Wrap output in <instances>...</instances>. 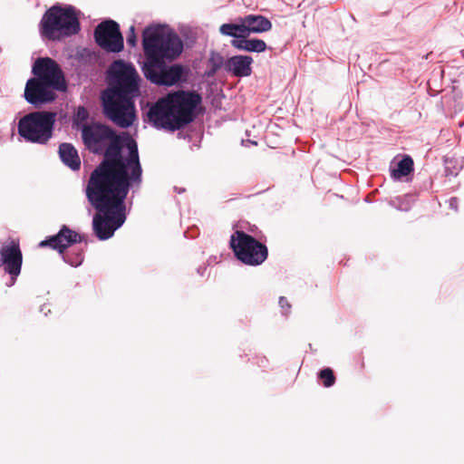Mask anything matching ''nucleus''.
Listing matches in <instances>:
<instances>
[{"label":"nucleus","mask_w":464,"mask_h":464,"mask_svg":"<svg viewBox=\"0 0 464 464\" xmlns=\"http://www.w3.org/2000/svg\"><path fill=\"white\" fill-rule=\"evenodd\" d=\"M253 58L248 55H234L226 61V72L236 77H247L252 73Z\"/></svg>","instance_id":"nucleus-13"},{"label":"nucleus","mask_w":464,"mask_h":464,"mask_svg":"<svg viewBox=\"0 0 464 464\" xmlns=\"http://www.w3.org/2000/svg\"><path fill=\"white\" fill-rule=\"evenodd\" d=\"M89 118V112L84 106H79L73 116V124L79 126L81 122H84ZM79 129V127H77Z\"/></svg>","instance_id":"nucleus-21"},{"label":"nucleus","mask_w":464,"mask_h":464,"mask_svg":"<svg viewBox=\"0 0 464 464\" xmlns=\"http://www.w3.org/2000/svg\"><path fill=\"white\" fill-rule=\"evenodd\" d=\"M201 103L195 91H171L150 107L147 116L157 129L175 131L194 121Z\"/></svg>","instance_id":"nucleus-5"},{"label":"nucleus","mask_w":464,"mask_h":464,"mask_svg":"<svg viewBox=\"0 0 464 464\" xmlns=\"http://www.w3.org/2000/svg\"><path fill=\"white\" fill-rule=\"evenodd\" d=\"M229 245L236 258L246 266H260L268 256L267 246L242 230L231 235Z\"/></svg>","instance_id":"nucleus-9"},{"label":"nucleus","mask_w":464,"mask_h":464,"mask_svg":"<svg viewBox=\"0 0 464 464\" xmlns=\"http://www.w3.org/2000/svg\"><path fill=\"white\" fill-rule=\"evenodd\" d=\"M318 377L323 381L324 386L332 387L335 382V376L330 368H324L318 372Z\"/></svg>","instance_id":"nucleus-20"},{"label":"nucleus","mask_w":464,"mask_h":464,"mask_svg":"<svg viewBox=\"0 0 464 464\" xmlns=\"http://www.w3.org/2000/svg\"><path fill=\"white\" fill-rule=\"evenodd\" d=\"M62 162L72 170H78L81 168V160L78 151L71 143H62L58 150Z\"/></svg>","instance_id":"nucleus-15"},{"label":"nucleus","mask_w":464,"mask_h":464,"mask_svg":"<svg viewBox=\"0 0 464 464\" xmlns=\"http://www.w3.org/2000/svg\"><path fill=\"white\" fill-rule=\"evenodd\" d=\"M246 36L251 34H262L271 30L272 23L261 14H247L242 17Z\"/></svg>","instance_id":"nucleus-14"},{"label":"nucleus","mask_w":464,"mask_h":464,"mask_svg":"<svg viewBox=\"0 0 464 464\" xmlns=\"http://www.w3.org/2000/svg\"><path fill=\"white\" fill-rule=\"evenodd\" d=\"M63 259L66 263L70 264L72 266H79L83 262V254L82 252L77 253L75 256H72L71 254L67 253Z\"/></svg>","instance_id":"nucleus-22"},{"label":"nucleus","mask_w":464,"mask_h":464,"mask_svg":"<svg viewBox=\"0 0 464 464\" xmlns=\"http://www.w3.org/2000/svg\"><path fill=\"white\" fill-rule=\"evenodd\" d=\"M140 184L130 180L87 184V199L97 210L92 218V230L99 240L112 237L115 231L125 223V199L130 189L139 188Z\"/></svg>","instance_id":"nucleus-4"},{"label":"nucleus","mask_w":464,"mask_h":464,"mask_svg":"<svg viewBox=\"0 0 464 464\" xmlns=\"http://www.w3.org/2000/svg\"><path fill=\"white\" fill-rule=\"evenodd\" d=\"M23 254L19 241L11 240L0 247V267L9 275L10 282L6 285L12 286L21 274Z\"/></svg>","instance_id":"nucleus-11"},{"label":"nucleus","mask_w":464,"mask_h":464,"mask_svg":"<svg viewBox=\"0 0 464 464\" xmlns=\"http://www.w3.org/2000/svg\"><path fill=\"white\" fill-rule=\"evenodd\" d=\"M207 270V266H199L198 269H197V272L199 276H203L205 272Z\"/></svg>","instance_id":"nucleus-26"},{"label":"nucleus","mask_w":464,"mask_h":464,"mask_svg":"<svg viewBox=\"0 0 464 464\" xmlns=\"http://www.w3.org/2000/svg\"><path fill=\"white\" fill-rule=\"evenodd\" d=\"M411 171H413V160L409 155H404L396 164V168L391 167V176L396 180L409 175Z\"/></svg>","instance_id":"nucleus-18"},{"label":"nucleus","mask_w":464,"mask_h":464,"mask_svg":"<svg viewBox=\"0 0 464 464\" xmlns=\"http://www.w3.org/2000/svg\"><path fill=\"white\" fill-rule=\"evenodd\" d=\"M81 132L85 148L93 154L103 155L88 183L142 182L138 144L128 133L117 134L112 128L100 122L83 123Z\"/></svg>","instance_id":"nucleus-1"},{"label":"nucleus","mask_w":464,"mask_h":464,"mask_svg":"<svg viewBox=\"0 0 464 464\" xmlns=\"http://www.w3.org/2000/svg\"><path fill=\"white\" fill-rule=\"evenodd\" d=\"M219 32L223 35L233 37V40H239L241 38H244V36H246L245 24L243 23L242 17H239L237 19V24H223L219 27Z\"/></svg>","instance_id":"nucleus-17"},{"label":"nucleus","mask_w":464,"mask_h":464,"mask_svg":"<svg viewBox=\"0 0 464 464\" xmlns=\"http://www.w3.org/2000/svg\"><path fill=\"white\" fill-rule=\"evenodd\" d=\"M141 77L131 63L114 61L108 70V86L101 100L104 115L121 128L135 119V100L140 96Z\"/></svg>","instance_id":"nucleus-3"},{"label":"nucleus","mask_w":464,"mask_h":464,"mask_svg":"<svg viewBox=\"0 0 464 464\" xmlns=\"http://www.w3.org/2000/svg\"><path fill=\"white\" fill-rule=\"evenodd\" d=\"M145 60L141 66L145 78L158 86H173L184 77V67L167 62L175 60L183 51V43L175 33H165L160 26H147L142 33Z\"/></svg>","instance_id":"nucleus-2"},{"label":"nucleus","mask_w":464,"mask_h":464,"mask_svg":"<svg viewBox=\"0 0 464 464\" xmlns=\"http://www.w3.org/2000/svg\"><path fill=\"white\" fill-rule=\"evenodd\" d=\"M208 64V69L206 72V75L208 77L214 76L217 73V72L222 67H224V69L226 70V61L224 57L218 52L216 51L210 52Z\"/></svg>","instance_id":"nucleus-19"},{"label":"nucleus","mask_w":464,"mask_h":464,"mask_svg":"<svg viewBox=\"0 0 464 464\" xmlns=\"http://www.w3.org/2000/svg\"><path fill=\"white\" fill-rule=\"evenodd\" d=\"M38 29L41 37L48 41H61L76 35L82 29L80 11L72 5L57 3L44 12Z\"/></svg>","instance_id":"nucleus-7"},{"label":"nucleus","mask_w":464,"mask_h":464,"mask_svg":"<svg viewBox=\"0 0 464 464\" xmlns=\"http://www.w3.org/2000/svg\"><path fill=\"white\" fill-rule=\"evenodd\" d=\"M175 189L178 191V193H182V192H184V191H185V189H184V188H181V189H180V188H175Z\"/></svg>","instance_id":"nucleus-27"},{"label":"nucleus","mask_w":464,"mask_h":464,"mask_svg":"<svg viewBox=\"0 0 464 464\" xmlns=\"http://www.w3.org/2000/svg\"><path fill=\"white\" fill-rule=\"evenodd\" d=\"M34 77L27 80L24 98L34 108L54 102L56 92H65L68 83L61 65L53 58L38 57L33 66Z\"/></svg>","instance_id":"nucleus-6"},{"label":"nucleus","mask_w":464,"mask_h":464,"mask_svg":"<svg viewBox=\"0 0 464 464\" xmlns=\"http://www.w3.org/2000/svg\"><path fill=\"white\" fill-rule=\"evenodd\" d=\"M127 44L130 47H135L137 44V36L135 33V27L134 25H131L129 29V32L127 34L126 37Z\"/></svg>","instance_id":"nucleus-23"},{"label":"nucleus","mask_w":464,"mask_h":464,"mask_svg":"<svg viewBox=\"0 0 464 464\" xmlns=\"http://www.w3.org/2000/svg\"><path fill=\"white\" fill-rule=\"evenodd\" d=\"M450 208L454 210L458 209V198H451L450 199Z\"/></svg>","instance_id":"nucleus-25"},{"label":"nucleus","mask_w":464,"mask_h":464,"mask_svg":"<svg viewBox=\"0 0 464 464\" xmlns=\"http://www.w3.org/2000/svg\"><path fill=\"white\" fill-rule=\"evenodd\" d=\"M248 36H244L239 40H232L231 44L234 48L250 53H263L266 50V44L265 41L257 38L248 39Z\"/></svg>","instance_id":"nucleus-16"},{"label":"nucleus","mask_w":464,"mask_h":464,"mask_svg":"<svg viewBox=\"0 0 464 464\" xmlns=\"http://www.w3.org/2000/svg\"><path fill=\"white\" fill-rule=\"evenodd\" d=\"M56 117L52 111L28 112L18 121V135L26 142L46 145L53 136Z\"/></svg>","instance_id":"nucleus-8"},{"label":"nucleus","mask_w":464,"mask_h":464,"mask_svg":"<svg viewBox=\"0 0 464 464\" xmlns=\"http://www.w3.org/2000/svg\"><path fill=\"white\" fill-rule=\"evenodd\" d=\"M279 305L283 310H286V312H288L291 308V305L288 303L287 299L284 296H281L279 298Z\"/></svg>","instance_id":"nucleus-24"},{"label":"nucleus","mask_w":464,"mask_h":464,"mask_svg":"<svg viewBox=\"0 0 464 464\" xmlns=\"http://www.w3.org/2000/svg\"><path fill=\"white\" fill-rule=\"evenodd\" d=\"M84 240V236L71 229L66 225L62 226L61 229L56 235H53L40 242L39 246H50L57 250L60 254L63 253L66 248L75 243H80Z\"/></svg>","instance_id":"nucleus-12"},{"label":"nucleus","mask_w":464,"mask_h":464,"mask_svg":"<svg viewBox=\"0 0 464 464\" xmlns=\"http://www.w3.org/2000/svg\"><path fill=\"white\" fill-rule=\"evenodd\" d=\"M93 36L97 45L107 53H118L124 48L120 24L114 20L100 23L94 29Z\"/></svg>","instance_id":"nucleus-10"}]
</instances>
